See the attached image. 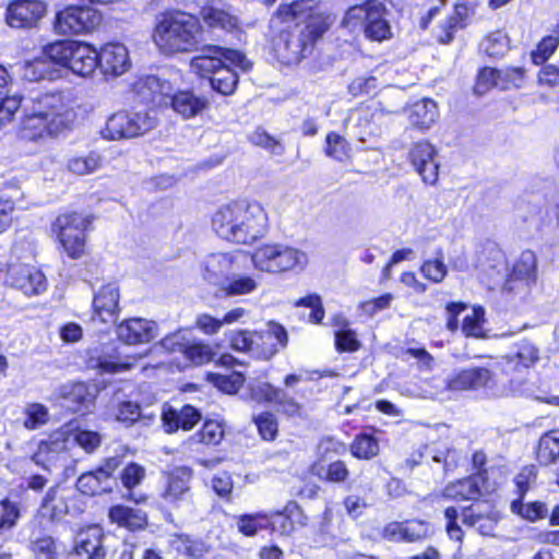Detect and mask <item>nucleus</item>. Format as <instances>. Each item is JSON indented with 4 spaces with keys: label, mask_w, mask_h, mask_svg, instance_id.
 I'll use <instances>...</instances> for the list:
<instances>
[{
    "label": "nucleus",
    "mask_w": 559,
    "mask_h": 559,
    "mask_svg": "<svg viewBox=\"0 0 559 559\" xmlns=\"http://www.w3.org/2000/svg\"><path fill=\"white\" fill-rule=\"evenodd\" d=\"M155 124L156 118L146 108L118 111L107 119L100 134L106 140L119 141L141 135L152 130Z\"/></svg>",
    "instance_id": "f8f14e48"
},
{
    "label": "nucleus",
    "mask_w": 559,
    "mask_h": 559,
    "mask_svg": "<svg viewBox=\"0 0 559 559\" xmlns=\"http://www.w3.org/2000/svg\"><path fill=\"white\" fill-rule=\"evenodd\" d=\"M90 225L88 216L78 212H69L57 216L51 230L68 257L79 259L85 252L86 230Z\"/></svg>",
    "instance_id": "9d476101"
},
{
    "label": "nucleus",
    "mask_w": 559,
    "mask_h": 559,
    "mask_svg": "<svg viewBox=\"0 0 559 559\" xmlns=\"http://www.w3.org/2000/svg\"><path fill=\"white\" fill-rule=\"evenodd\" d=\"M47 14L45 0H12L5 7L4 21L14 29H32L38 27Z\"/></svg>",
    "instance_id": "4468645a"
},
{
    "label": "nucleus",
    "mask_w": 559,
    "mask_h": 559,
    "mask_svg": "<svg viewBox=\"0 0 559 559\" xmlns=\"http://www.w3.org/2000/svg\"><path fill=\"white\" fill-rule=\"evenodd\" d=\"M507 365H513L511 368H530L539 359L538 348L530 341H521L516 344V350L513 355H507L502 358Z\"/></svg>",
    "instance_id": "f704fd0d"
},
{
    "label": "nucleus",
    "mask_w": 559,
    "mask_h": 559,
    "mask_svg": "<svg viewBox=\"0 0 559 559\" xmlns=\"http://www.w3.org/2000/svg\"><path fill=\"white\" fill-rule=\"evenodd\" d=\"M39 512L43 516L49 518L50 520L60 519L67 513V504L60 498H57V491L55 488H50L40 504Z\"/></svg>",
    "instance_id": "6e6d98bb"
},
{
    "label": "nucleus",
    "mask_w": 559,
    "mask_h": 559,
    "mask_svg": "<svg viewBox=\"0 0 559 559\" xmlns=\"http://www.w3.org/2000/svg\"><path fill=\"white\" fill-rule=\"evenodd\" d=\"M537 461L540 465L555 464L559 459V431L554 430L544 433L537 447Z\"/></svg>",
    "instance_id": "a19ab883"
},
{
    "label": "nucleus",
    "mask_w": 559,
    "mask_h": 559,
    "mask_svg": "<svg viewBox=\"0 0 559 559\" xmlns=\"http://www.w3.org/2000/svg\"><path fill=\"white\" fill-rule=\"evenodd\" d=\"M145 477V468L138 463L128 464L121 473V483L127 489L139 486Z\"/></svg>",
    "instance_id": "774afa93"
},
{
    "label": "nucleus",
    "mask_w": 559,
    "mask_h": 559,
    "mask_svg": "<svg viewBox=\"0 0 559 559\" xmlns=\"http://www.w3.org/2000/svg\"><path fill=\"white\" fill-rule=\"evenodd\" d=\"M14 84L11 71L0 64V127L12 120L13 115L21 106L22 97L17 94L9 95Z\"/></svg>",
    "instance_id": "c85d7f7f"
},
{
    "label": "nucleus",
    "mask_w": 559,
    "mask_h": 559,
    "mask_svg": "<svg viewBox=\"0 0 559 559\" xmlns=\"http://www.w3.org/2000/svg\"><path fill=\"white\" fill-rule=\"evenodd\" d=\"M408 159L427 185H435L439 179L440 163L437 147L427 140L415 142L408 151Z\"/></svg>",
    "instance_id": "2eb2a0df"
},
{
    "label": "nucleus",
    "mask_w": 559,
    "mask_h": 559,
    "mask_svg": "<svg viewBox=\"0 0 559 559\" xmlns=\"http://www.w3.org/2000/svg\"><path fill=\"white\" fill-rule=\"evenodd\" d=\"M311 473L320 479L341 483L347 479L349 471L343 461H335L330 463L326 467L324 463L314 462L310 468Z\"/></svg>",
    "instance_id": "37998d69"
},
{
    "label": "nucleus",
    "mask_w": 559,
    "mask_h": 559,
    "mask_svg": "<svg viewBox=\"0 0 559 559\" xmlns=\"http://www.w3.org/2000/svg\"><path fill=\"white\" fill-rule=\"evenodd\" d=\"M259 286L258 276L236 272L221 284V290L227 297H237L252 294Z\"/></svg>",
    "instance_id": "72a5a7b5"
},
{
    "label": "nucleus",
    "mask_w": 559,
    "mask_h": 559,
    "mask_svg": "<svg viewBox=\"0 0 559 559\" xmlns=\"http://www.w3.org/2000/svg\"><path fill=\"white\" fill-rule=\"evenodd\" d=\"M225 435V425L222 420H205L202 428L193 436L199 443L218 444Z\"/></svg>",
    "instance_id": "09e8293b"
},
{
    "label": "nucleus",
    "mask_w": 559,
    "mask_h": 559,
    "mask_svg": "<svg viewBox=\"0 0 559 559\" xmlns=\"http://www.w3.org/2000/svg\"><path fill=\"white\" fill-rule=\"evenodd\" d=\"M420 272L426 280L435 284L443 282L448 275V266L444 263L443 254L438 252L435 258L424 261Z\"/></svg>",
    "instance_id": "864d4df0"
},
{
    "label": "nucleus",
    "mask_w": 559,
    "mask_h": 559,
    "mask_svg": "<svg viewBox=\"0 0 559 559\" xmlns=\"http://www.w3.org/2000/svg\"><path fill=\"white\" fill-rule=\"evenodd\" d=\"M109 418L130 427L139 419L153 421L156 417L155 414H144L141 412L140 405L130 401H119L112 404L108 409Z\"/></svg>",
    "instance_id": "2f4dec72"
},
{
    "label": "nucleus",
    "mask_w": 559,
    "mask_h": 559,
    "mask_svg": "<svg viewBox=\"0 0 559 559\" xmlns=\"http://www.w3.org/2000/svg\"><path fill=\"white\" fill-rule=\"evenodd\" d=\"M164 478L162 498L169 504H177L190 490L192 471L185 466L174 467L164 474Z\"/></svg>",
    "instance_id": "b1692460"
},
{
    "label": "nucleus",
    "mask_w": 559,
    "mask_h": 559,
    "mask_svg": "<svg viewBox=\"0 0 559 559\" xmlns=\"http://www.w3.org/2000/svg\"><path fill=\"white\" fill-rule=\"evenodd\" d=\"M325 154L336 160L345 162L350 157V146L348 142L336 132H330L326 135Z\"/></svg>",
    "instance_id": "13d9d810"
},
{
    "label": "nucleus",
    "mask_w": 559,
    "mask_h": 559,
    "mask_svg": "<svg viewBox=\"0 0 559 559\" xmlns=\"http://www.w3.org/2000/svg\"><path fill=\"white\" fill-rule=\"evenodd\" d=\"M187 334V329H179L163 337L154 346V349L163 348L169 353H181L185 359V367L201 366L211 361L214 356L211 346L202 342L191 343Z\"/></svg>",
    "instance_id": "ddd939ff"
},
{
    "label": "nucleus",
    "mask_w": 559,
    "mask_h": 559,
    "mask_svg": "<svg viewBox=\"0 0 559 559\" xmlns=\"http://www.w3.org/2000/svg\"><path fill=\"white\" fill-rule=\"evenodd\" d=\"M205 23L211 27L231 29L237 26V19L219 5H205L201 11Z\"/></svg>",
    "instance_id": "79ce46f5"
},
{
    "label": "nucleus",
    "mask_w": 559,
    "mask_h": 559,
    "mask_svg": "<svg viewBox=\"0 0 559 559\" xmlns=\"http://www.w3.org/2000/svg\"><path fill=\"white\" fill-rule=\"evenodd\" d=\"M103 23V14L88 4L71 3L56 11L52 29L59 36H84L94 33Z\"/></svg>",
    "instance_id": "6e6552de"
},
{
    "label": "nucleus",
    "mask_w": 559,
    "mask_h": 559,
    "mask_svg": "<svg viewBox=\"0 0 559 559\" xmlns=\"http://www.w3.org/2000/svg\"><path fill=\"white\" fill-rule=\"evenodd\" d=\"M104 532L97 525L88 526L76 535L69 559H105Z\"/></svg>",
    "instance_id": "aec40b11"
},
{
    "label": "nucleus",
    "mask_w": 559,
    "mask_h": 559,
    "mask_svg": "<svg viewBox=\"0 0 559 559\" xmlns=\"http://www.w3.org/2000/svg\"><path fill=\"white\" fill-rule=\"evenodd\" d=\"M486 488L485 474L479 472L473 476L449 484L444 490L445 498L465 501L477 499Z\"/></svg>",
    "instance_id": "cd10ccee"
},
{
    "label": "nucleus",
    "mask_w": 559,
    "mask_h": 559,
    "mask_svg": "<svg viewBox=\"0 0 559 559\" xmlns=\"http://www.w3.org/2000/svg\"><path fill=\"white\" fill-rule=\"evenodd\" d=\"M305 4L294 2L282 5L271 20V27L278 32L273 38V49L277 59L287 66L298 63L305 51L328 28V22L318 15H309L305 26L299 20L304 13Z\"/></svg>",
    "instance_id": "f257e3e1"
},
{
    "label": "nucleus",
    "mask_w": 559,
    "mask_h": 559,
    "mask_svg": "<svg viewBox=\"0 0 559 559\" xmlns=\"http://www.w3.org/2000/svg\"><path fill=\"white\" fill-rule=\"evenodd\" d=\"M230 347L240 353H252L261 359H270L278 346H286L287 333L277 323H270L265 332L250 330H234L227 334Z\"/></svg>",
    "instance_id": "0eeeda50"
},
{
    "label": "nucleus",
    "mask_w": 559,
    "mask_h": 559,
    "mask_svg": "<svg viewBox=\"0 0 559 559\" xmlns=\"http://www.w3.org/2000/svg\"><path fill=\"white\" fill-rule=\"evenodd\" d=\"M365 35L374 41L391 39L393 36L391 25L386 20V10L381 2L371 3V12L365 25Z\"/></svg>",
    "instance_id": "7c9ffc66"
},
{
    "label": "nucleus",
    "mask_w": 559,
    "mask_h": 559,
    "mask_svg": "<svg viewBox=\"0 0 559 559\" xmlns=\"http://www.w3.org/2000/svg\"><path fill=\"white\" fill-rule=\"evenodd\" d=\"M235 520L238 532L247 537H253L271 525V515L264 512L240 514Z\"/></svg>",
    "instance_id": "c9c22d12"
},
{
    "label": "nucleus",
    "mask_w": 559,
    "mask_h": 559,
    "mask_svg": "<svg viewBox=\"0 0 559 559\" xmlns=\"http://www.w3.org/2000/svg\"><path fill=\"white\" fill-rule=\"evenodd\" d=\"M492 381L493 376L489 369L469 368L449 378L447 389L450 391L478 390L489 386Z\"/></svg>",
    "instance_id": "bb28decb"
},
{
    "label": "nucleus",
    "mask_w": 559,
    "mask_h": 559,
    "mask_svg": "<svg viewBox=\"0 0 559 559\" xmlns=\"http://www.w3.org/2000/svg\"><path fill=\"white\" fill-rule=\"evenodd\" d=\"M511 509L514 513L531 522L544 519L547 515L546 504L538 501L526 504H523L521 501H513Z\"/></svg>",
    "instance_id": "bf43d9fd"
},
{
    "label": "nucleus",
    "mask_w": 559,
    "mask_h": 559,
    "mask_svg": "<svg viewBox=\"0 0 559 559\" xmlns=\"http://www.w3.org/2000/svg\"><path fill=\"white\" fill-rule=\"evenodd\" d=\"M102 156L96 152H91L86 156H75L68 160V169L79 176L92 174L100 168Z\"/></svg>",
    "instance_id": "de8ad7c7"
},
{
    "label": "nucleus",
    "mask_w": 559,
    "mask_h": 559,
    "mask_svg": "<svg viewBox=\"0 0 559 559\" xmlns=\"http://www.w3.org/2000/svg\"><path fill=\"white\" fill-rule=\"evenodd\" d=\"M406 112L411 126L421 131L429 130L439 117L437 103L430 98L415 102Z\"/></svg>",
    "instance_id": "c756f323"
},
{
    "label": "nucleus",
    "mask_w": 559,
    "mask_h": 559,
    "mask_svg": "<svg viewBox=\"0 0 559 559\" xmlns=\"http://www.w3.org/2000/svg\"><path fill=\"white\" fill-rule=\"evenodd\" d=\"M21 122V136L28 141L53 139L70 130L76 120L71 95L63 91L40 93Z\"/></svg>",
    "instance_id": "f03ea898"
},
{
    "label": "nucleus",
    "mask_w": 559,
    "mask_h": 559,
    "mask_svg": "<svg viewBox=\"0 0 559 559\" xmlns=\"http://www.w3.org/2000/svg\"><path fill=\"white\" fill-rule=\"evenodd\" d=\"M495 86L499 87V70L493 68L481 69L474 87L475 93L483 95Z\"/></svg>",
    "instance_id": "338daca9"
},
{
    "label": "nucleus",
    "mask_w": 559,
    "mask_h": 559,
    "mask_svg": "<svg viewBox=\"0 0 559 559\" xmlns=\"http://www.w3.org/2000/svg\"><path fill=\"white\" fill-rule=\"evenodd\" d=\"M250 399L258 403H275L282 394V389L275 388L266 381H253L248 384Z\"/></svg>",
    "instance_id": "3c124183"
},
{
    "label": "nucleus",
    "mask_w": 559,
    "mask_h": 559,
    "mask_svg": "<svg viewBox=\"0 0 559 559\" xmlns=\"http://www.w3.org/2000/svg\"><path fill=\"white\" fill-rule=\"evenodd\" d=\"M345 451H346V447L343 442H341L334 438H331V437L323 438L320 441V443L318 444V449H317L318 459L316 462L324 463L326 460H330L334 456L341 455Z\"/></svg>",
    "instance_id": "e2e57ef3"
},
{
    "label": "nucleus",
    "mask_w": 559,
    "mask_h": 559,
    "mask_svg": "<svg viewBox=\"0 0 559 559\" xmlns=\"http://www.w3.org/2000/svg\"><path fill=\"white\" fill-rule=\"evenodd\" d=\"M379 452V440L369 433L358 435L350 444V453L359 460H371Z\"/></svg>",
    "instance_id": "a18cd8bd"
},
{
    "label": "nucleus",
    "mask_w": 559,
    "mask_h": 559,
    "mask_svg": "<svg viewBox=\"0 0 559 559\" xmlns=\"http://www.w3.org/2000/svg\"><path fill=\"white\" fill-rule=\"evenodd\" d=\"M255 270L270 274L301 272L309 264L308 253L283 242H266L255 248L250 255Z\"/></svg>",
    "instance_id": "39448f33"
},
{
    "label": "nucleus",
    "mask_w": 559,
    "mask_h": 559,
    "mask_svg": "<svg viewBox=\"0 0 559 559\" xmlns=\"http://www.w3.org/2000/svg\"><path fill=\"white\" fill-rule=\"evenodd\" d=\"M50 420L48 407L41 403H26L22 409L21 423L27 430H37L46 426Z\"/></svg>",
    "instance_id": "58836bf2"
},
{
    "label": "nucleus",
    "mask_w": 559,
    "mask_h": 559,
    "mask_svg": "<svg viewBox=\"0 0 559 559\" xmlns=\"http://www.w3.org/2000/svg\"><path fill=\"white\" fill-rule=\"evenodd\" d=\"M45 53L55 66L86 78L98 67L96 48L81 40H55L45 45Z\"/></svg>",
    "instance_id": "423d86ee"
},
{
    "label": "nucleus",
    "mask_w": 559,
    "mask_h": 559,
    "mask_svg": "<svg viewBox=\"0 0 559 559\" xmlns=\"http://www.w3.org/2000/svg\"><path fill=\"white\" fill-rule=\"evenodd\" d=\"M481 48L490 57H502L510 49V39L502 31H496L483 40Z\"/></svg>",
    "instance_id": "5fc2aeb1"
},
{
    "label": "nucleus",
    "mask_w": 559,
    "mask_h": 559,
    "mask_svg": "<svg viewBox=\"0 0 559 559\" xmlns=\"http://www.w3.org/2000/svg\"><path fill=\"white\" fill-rule=\"evenodd\" d=\"M165 105H169L182 119L189 120L206 110L209 108V100L206 97L195 95L193 92H176L175 88L171 96L167 97Z\"/></svg>",
    "instance_id": "393cba45"
},
{
    "label": "nucleus",
    "mask_w": 559,
    "mask_h": 559,
    "mask_svg": "<svg viewBox=\"0 0 559 559\" xmlns=\"http://www.w3.org/2000/svg\"><path fill=\"white\" fill-rule=\"evenodd\" d=\"M271 515L272 530L278 532L281 535H289L295 530V522L300 525L305 523L301 521L304 518L301 510L295 503L286 506L284 513H276L275 516Z\"/></svg>",
    "instance_id": "4c0bfd02"
},
{
    "label": "nucleus",
    "mask_w": 559,
    "mask_h": 559,
    "mask_svg": "<svg viewBox=\"0 0 559 559\" xmlns=\"http://www.w3.org/2000/svg\"><path fill=\"white\" fill-rule=\"evenodd\" d=\"M207 380L214 384L218 390L227 394H235L242 386L245 377L240 372L209 373Z\"/></svg>",
    "instance_id": "8fccbe9b"
},
{
    "label": "nucleus",
    "mask_w": 559,
    "mask_h": 559,
    "mask_svg": "<svg viewBox=\"0 0 559 559\" xmlns=\"http://www.w3.org/2000/svg\"><path fill=\"white\" fill-rule=\"evenodd\" d=\"M119 300L120 294L116 284L103 285L93 298L94 317L104 323L115 322L120 312Z\"/></svg>",
    "instance_id": "4be33fe9"
},
{
    "label": "nucleus",
    "mask_w": 559,
    "mask_h": 559,
    "mask_svg": "<svg viewBox=\"0 0 559 559\" xmlns=\"http://www.w3.org/2000/svg\"><path fill=\"white\" fill-rule=\"evenodd\" d=\"M226 63L241 71H248L251 68V62L241 51L216 45L202 47L200 53L190 60V68L199 78L210 80Z\"/></svg>",
    "instance_id": "9b49d317"
},
{
    "label": "nucleus",
    "mask_w": 559,
    "mask_h": 559,
    "mask_svg": "<svg viewBox=\"0 0 559 559\" xmlns=\"http://www.w3.org/2000/svg\"><path fill=\"white\" fill-rule=\"evenodd\" d=\"M248 257L243 251L214 252L203 260L204 278L216 283L218 280L225 281L239 272L247 262Z\"/></svg>",
    "instance_id": "dca6fc26"
},
{
    "label": "nucleus",
    "mask_w": 559,
    "mask_h": 559,
    "mask_svg": "<svg viewBox=\"0 0 559 559\" xmlns=\"http://www.w3.org/2000/svg\"><path fill=\"white\" fill-rule=\"evenodd\" d=\"M174 90L175 83L155 75L139 76L131 83L134 97L142 102H152L158 105L166 104L167 97L171 96Z\"/></svg>",
    "instance_id": "6ab92c4d"
},
{
    "label": "nucleus",
    "mask_w": 559,
    "mask_h": 559,
    "mask_svg": "<svg viewBox=\"0 0 559 559\" xmlns=\"http://www.w3.org/2000/svg\"><path fill=\"white\" fill-rule=\"evenodd\" d=\"M157 324L154 321L131 318L117 326L118 338L129 345L146 344L157 336Z\"/></svg>",
    "instance_id": "412c9836"
},
{
    "label": "nucleus",
    "mask_w": 559,
    "mask_h": 559,
    "mask_svg": "<svg viewBox=\"0 0 559 559\" xmlns=\"http://www.w3.org/2000/svg\"><path fill=\"white\" fill-rule=\"evenodd\" d=\"M63 396L73 403L76 412L87 411L94 403L95 392L84 382L72 383L63 388Z\"/></svg>",
    "instance_id": "ea45409f"
},
{
    "label": "nucleus",
    "mask_w": 559,
    "mask_h": 559,
    "mask_svg": "<svg viewBox=\"0 0 559 559\" xmlns=\"http://www.w3.org/2000/svg\"><path fill=\"white\" fill-rule=\"evenodd\" d=\"M31 549L36 559H56L58 556V546L51 536L34 539Z\"/></svg>",
    "instance_id": "0e129e2a"
},
{
    "label": "nucleus",
    "mask_w": 559,
    "mask_h": 559,
    "mask_svg": "<svg viewBox=\"0 0 559 559\" xmlns=\"http://www.w3.org/2000/svg\"><path fill=\"white\" fill-rule=\"evenodd\" d=\"M230 66L226 63L210 79L211 87L225 96L231 95L238 84V75L230 69Z\"/></svg>",
    "instance_id": "c03bdc74"
},
{
    "label": "nucleus",
    "mask_w": 559,
    "mask_h": 559,
    "mask_svg": "<svg viewBox=\"0 0 559 559\" xmlns=\"http://www.w3.org/2000/svg\"><path fill=\"white\" fill-rule=\"evenodd\" d=\"M108 515L111 523L130 531L141 530L147 523L146 514L142 510L121 504L111 507Z\"/></svg>",
    "instance_id": "473e14b6"
},
{
    "label": "nucleus",
    "mask_w": 559,
    "mask_h": 559,
    "mask_svg": "<svg viewBox=\"0 0 559 559\" xmlns=\"http://www.w3.org/2000/svg\"><path fill=\"white\" fill-rule=\"evenodd\" d=\"M372 2L376 1L371 0L361 5H355L348 9L343 19V25L347 27L350 32H355L362 26L365 27L367 20L369 17V13L371 12Z\"/></svg>",
    "instance_id": "4d7b16f0"
},
{
    "label": "nucleus",
    "mask_w": 559,
    "mask_h": 559,
    "mask_svg": "<svg viewBox=\"0 0 559 559\" xmlns=\"http://www.w3.org/2000/svg\"><path fill=\"white\" fill-rule=\"evenodd\" d=\"M559 45V37L548 35L542 38L536 48L532 51L531 58L535 64L545 63L557 50Z\"/></svg>",
    "instance_id": "052dcab7"
},
{
    "label": "nucleus",
    "mask_w": 559,
    "mask_h": 559,
    "mask_svg": "<svg viewBox=\"0 0 559 559\" xmlns=\"http://www.w3.org/2000/svg\"><path fill=\"white\" fill-rule=\"evenodd\" d=\"M107 483L104 477H100V473L95 469L82 474L76 481V487L82 493L94 496L106 491L108 489Z\"/></svg>",
    "instance_id": "603ef678"
},
{
    "label": "nucleus",
    "mask_w": 559,
    "mask_h": 559,
    "mask_svg": "<svg viewBox=\"0 0 559 559\" xmlns=\"http://www.w3.org/2000/svg\"><path fill=\"white\" fill-rule=\"evenodd\" d=\"M5 283L26 296H37L47 289V281L43 272L34 266L21 263L9 265Z\"/></svg>",
    "instance_id": "f3484780"
},
{
    "label": "nucleus",
    "mask_w": 559,
    "mask_h": 559,
    "mask_svg": "<svg viewBox=\"0 0 559 559\" xmlns=\"http://www.w3.org/2000/svg\"><path fill=\"white\" fill-rule=\"evenodd\" d=\"M63 427H67L69 432L72 451L75 445H79L86 453H93L102 443V436L96 431L83 429L72 424L63 425Z\"/></svg>",
    "instance_id": "e433bc0d"
},
{
    "label": "nucleus",
    "mask_w": 559,
    "mask_h": 559,
    "mask_svg": "<svg viewBox=\"0 0 559 559\" xmlns=\"http://www.w3.org/2000/svg\"><path fill=\"white\" fill-rule=\"evenodd\" d=\"M53 64L50 58L45 53V46L41 48V55L33 59L23 60L12 67V72H17L21 78L28 82L40 80H56L59 71L51 67Z\"/></svg>",
    "instance_id": "5701e85b"
},
{
    "label": "nucleus",
    "mask_w": 559,
    "mask_h": 559,
    "mask_svg": "<svg viewBox=\"0 0 559 559\" xmlns=\"http://www.w3.org/2000/svg\"><path fill=\"white\" fill-rule=\"evenodd\" d=\"M262 439L272 441L276 438L278 431L277 419L274 414L263 412L253 418Z\"/></svg>",
    "instance_id": "680f3d73"
},
{
    "label": "nucleus",
    "mask_w": 559,
    "mask_h": 559,
    "mask_svg": "<svg viewBox=\"0 0 559 559\" xmlns=\"http://www.w3.org/2000/svg\"><path fill=\"white\" fill-rule=\"evenodd\" d=\"M67 427H60L52 431L46 439L37 443V449L32 454V460L50 472L68 469L76 460L70 444Z\"/></svg>",
    "instance_id": "1a4fd4ad"
},
{
    "label": "nucleus",
    "mask_w": 559,
    "mask_h": 559,
    "mask_svg": "<svg viewBox=\"0 0 559 559\" xmlns=\"http://www.w3.org/2000/svg\"><path fill=\"white\" fill-rule=\"evenodd\" d=\"M267 223V214L260 203L243 200L221 206L212 216L214 233L238 245H251L262 238Z\"/></svg>",
    "instance_id": "7ed1b4c3"
},
{
    "label": "nucleus",
    "mask_w": 559,
    "mask_h": 559,
    "mask_svg": "<svg viewBox=\"0 0 559 559\" xmlns=\"http://www.w3.org/2000/svg\"><path fill=\"white\" fill-rule=\"evenodd\" d=\"M485 310L483 307H473L462 323V332L467 337L481 338L486 336L485 329Z\"/></svg>",
    "instance_id": "49530a36"
},
{
    "label": "nucleus",
    "mask_w": 559,
    "mask_h": 559,
    "mask_svg": "<svg viewBox=\"0 0 559 559\" xmlns=\"http://www.w3.org/2000/svg\"><path fill=\"white\" fill-rule=\"evenodd\" d=\"M202 26L197 16L170 11L160 15L153 31V41L166 55L193 50L201 40Z\"/></svg>",
    "instance_id": "20e7f679"
},
{
    "label": "nucleus",
    "mask_w": 559,
    "mask_h": 559,
    "mask_svg": "<svg viewBox=\"0 0 559 559\" xmlns=\"http://www.w3.org/2000/svg\"><path fill=\"white\" fill-rule=\"evenodd\" d=\"M525 78V70L521 67H510L499 70V88L509 90L521 87Z\"/></svg>",
    "instance_id": "69168bd1"
},
{
    "label": "nucleus",
    "mask_w": 559,
    "mask_h": 559,
    "mask_svg": "<svg viewBox=\"0 0 559 559\" xmlns=\"http://www.w3.org/2000/svg\"><path fill=\"white\" fill-rule=\"evenodd\" d=\"M98 67L107 79L124 74L131 68L128 48L121 43H107L98 51Z\"/></svg>",
    "instance_id": "a211bd4d"
},
{
    "label": "nucleus",
    "mask_w": 559,
    "mask_h": 559,
    "mask_svg": "<svg viewBox=\"0 0 559 559\" xmlns=\"http://www.w3.org/2000/svg\"><path fill=\"white\" fill-rule=\"evenodd\" d=\"M201 419V414L192 406L186 405L179 411L168 404L162 408V421L167 433L178 429L191 430Z\"/></svg>",
    "instance_id": "a878e982"
}]
</instances>
